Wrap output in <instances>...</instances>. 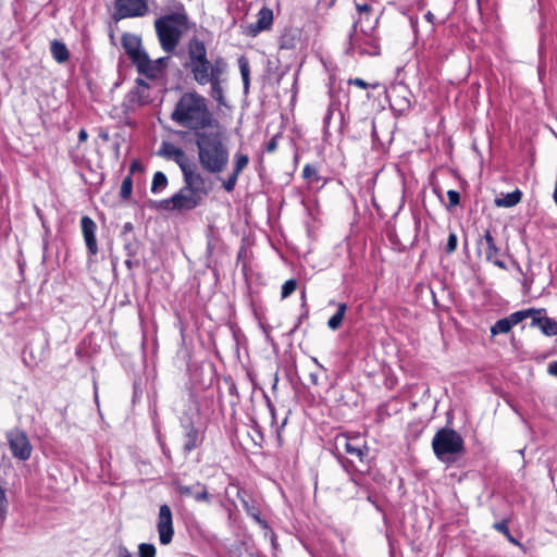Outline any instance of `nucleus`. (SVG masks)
Returning <instances> with one entry per match:
<instances>
[{"instance_id": "f257e3e1", "label": "nucleus", "mask_w": 557, "mask_h": 557, "mask_svg": "<svg viewBox=\"0 0 557 557\" xmlns=\"http://www.w3.org/2000/svg\"><path fill=\"white\" fill-rule=\"evenodd\" d=\"M195 144L198 152V162L203 171L218 174L225 170L230 152L226 146L224 127H218L195 133Z\"/></svg>"}, {"instance_id": "f03ea898", "label": "nucleus", "mask_w": 557, "mask_h": 557, "mask_svg": "<svg viewBox=\"0 0 557 557\" xmlns=\"http://www.w3.org/2000/svg\"><path fill=\"white\" fill-rule=\"evenodd\" d=\"M171 119L177 125L195 133L218 127L220 123L210 111L208 100L197 91H187L181 96Z\"/></svg>"}, {"instance_id": "7ed1b4c3", "label": "nucleus", "mask_w": 557, "mask_h": 557, "mask_svg": "<svg viewBox=\"0 0 557 557\" xmlns=\"http://www.w3.org/2000/svg\"><path fill=\"white\" fill-rule=\"evenodd\" d=\"M184 66L194 81L202 86L215 77L225 76L227 72V63L224 59L219 57L210 61L205 42L197 37L188 41L187 60Z\"/></svg>"}, {"instance_id": "20e7f679", "label": "nucleus", "mask_w": 557, "mask_h": 557, "mask_svg": "<svg viewBox=\"0 0 557 557\" xmlns=\"http://www.w3.org/2000/svg\"><path fill=\"white\" fill-rule=\"evenodd\" d=\"M184 175V186L171 198L161 201V207L168 210H191L200 205L208 195L206 178L197 170Z\"/></svg>"}, {"instance_id": "39448f33", "label": "nucleus", "mask_w": 557, "mask_h": 557, "mask_svg": "<svg viewBox=\"0 0 557 557\" xmlns=\"http://www.w3.org/2000/svg\"><path fill=\"white\" fill-rule=\"evenodd\" d=\"M154 28L161 48L168 53L174 52L188 29V16L183 4L176 3L174 12L158 17Z\"/></svg>"}, {"instance_id": "423d86ee", "label": "nucleus", "mask_w": 557, "mask_h": 557, "mask_svg": "<svg viewBox=\"0 0 557 557\" xmlns=\"http://www.w3.org/2000/svg\"><path fill=\"white\" fill-rule=\"evenodd\" d=\"M432 448L438 460L453 463L465 453V442L455 430L442 428L432 440Z\"/></svg>"}, {"instance_id": "0eeeda50", "label": "nucleus", "mask_w": 557, "mask_h": 557, "mask_svg": "<svg viewBox=\"0 0 557 557\" xmlns=\"http://www.w3.org/2000/svg\"><path fill=\"white\" fill-rule=\"evenodd\" d=\"M5 438L8 441L11 454L15 459L26 461L30 458L33 446L24 431L17 428L9 430L5 433Z\"/></svg>"}, {"instance_id": "6e6552de", "label": "nucleus", "mask_w": 557, "mask_h": 557, "mask_svg": "<svg viewBox=\"0 0 557 557\" xmlns=\"http://www.w3.org/2000/svg\"><path fill=\"white\" fill-rule=\"evenodd\" d=\"M335 447L339 453L348 454L351 457L350 461L356 459L362 462L368 455V447L359 435L348 436L339 434L335 437Z\"/></svg>"}, {"instance_id": "1a4fd4ad", "label": "nucleus", "mask_w": 557, "mask_h": 557, "mask_svg": "<svg viewBox=\"0 0 557 557\" xmlns=\"http://www.w3.org/2000/svg\"><path fill=\"white\" fill-rule=\"evenodd\" d=\"M121 18L145 16L149 12L148 0H115Z\"/></svg>"}, {"instance_id": "9d476101", "label": "nucleus", "mask_w": 557, "mask_h": 557, "mask_svg": "<svg viewBox=\"0 0 557 557\" xmlns=\"http://www.w3.org/2000/svg\"><path fill=\"white\" fill-rule=\"evenodd\" d=\"M157 528L160 543L163 545L170 544L173 539L174 529L172 511L168 505L160 506Z\"/></svg>"}, {"instance_id": "9b49d317", "label": "nucleus", "mask_w": 557, "mask_h": 557, "mask_svg": "<svg viewBox=\"0 0 557 557\" xmlns=\"http://www.w3.org/2000/svg\"><path fill=\"white\" fill-rule=\"evenodd\" d=\"M479 250H483L487 261L494 263L500 269H505L506 264L500 259V250L496 246L495 239L490 231H486L483 237L478 242Z\"/></svg>"}, {"instance_id": "f8f14e48", "label": "nucleus", "mask_w": 557, "mask_h": 557, "mask_svg": "<svg viewBox=\"0 0 557 557\" xmlns=\"http://www.w3.org/2000/svg\"><path fill=\"white\" fill-rule=\"evenodd\" d=\"M160 154L165 157L166 159L174 160L181 168L183 174L196 170L189 164L184 150L171 143L162 144Z\"/></svg>"}, {"instance_id": "ddd939ff", "label": "nucleus", "mask_w": 557, "mask_h": 557, "mask_svg": "<svg viewBox=\"0 0 557 557\" xmlns=\"http://www.w3.org/2000/svg\"><path fill=\"white\" fill-rule=\"evenodd\" d=\"M122 46L133 64L147 54L143 49L141 39L137 35L128 33L124 34L122 36Z\"/></svg>"}, {"instance_id": "4468645a", "label": "nucleus", "mask_w": 557, "mask_h": 557, "mask_svg": "<svg viewBox=\"0 0 557 557\" xmlns=\"http://www.w3.org/2000/svg\"><path fill=\"white\" fill-rule=\"evenodd\" d=\"M409 91L404 85L393 86L388 92L387 98L391 107L399 112H404L410 108Z\"/></svg>"}, {"instance_id": "2eb2a0df", "label": "nucleus", "mask_w": 557, "mask_h": 557, "mask_svg": "<svg viewBox=\"0 0 557 557\" xmlns=\"http://www.w3.org/2000/svg\"><path fill=\"white\" fill-rule=\"evenodd\" d=\"M273 24V12L271 9L263 7L257 14V21L247 25V35L257 36L259 33L263 30H268L271 28Z\"/></svg>"}, {"instance_id": "dca6fc26", "label": "nucleus", "mask_w": 557, "mask_h": 557, "mask_svg": "<svg viewBox=\"0 0 557 557\" xmlns=\"http://www.w3.org/2000/svg\"><path fill=\"white\" fill-rule=\"evenodd\" d=\"M82 233L84 236L85 244L87 246L88 252L92 256L98 253V246L96 240V230L97 225L92 219L85 215L81 220Z\"/></svg>"}, {"instance_id": "f3484780", "label": "nucleus", "mask_w": 557, "mask_h": 557, "mask_svg": "<svg viewBox=\"0 0 557 557\" xmlns=\"http://www.w3.org/2000/svg\"><path fill=\"white\" fill-rule=\"evenodd\" d=\"M164 59L150 60L148 54L144 55L134 65L140 74L146 75L149 78L158 77L163 69Z\"/></svg>"}, {"instance_id": "a211bd4d", "label": "nucleus", "mask_w": 557, "mask_h": 557, "mask_svg": "<svg viewBox=\"0 0 557 557\" xmlns=\"http://www.w3.org/2000/svg\"><path fill=\"white\" fill-rule=\"evenodd\" d=\"M177 492L187 497H194L197 502H207L209 500V494L205 485L200 483H196L194 485H183L177 484Z\"/></svg>"}, {"instance_id": "6ab92c4d", "label": "nucleus", "mask_w": 557, "mask_h": 557, "mask_svg": "<svg viewBox=\"0 0 557 557\" xmlns=\"http://www.w3.org/2000/svg\"><path fill=\"white\" fill-rule=\"evenodd\" d=\"M355 7L358 12V18L354 24V27L357 28V26L360 24L362 25L364 22H368L370 24H376L377 18H372L373 8L370 3L366 1L355 0Z\"/></svg>"}, {"instance_id": "aec40b11", "label": "nucleus", "mask_w": 557, "mask_h": 557, "mask_svg": "<svg viewBox=\"0 0 557 557\" xmlns=\"http://www.w3.org/2000/svg\"><path fill=\"white\" fill-rule=\"evenodd\" d=\"M202 442V435L198 429L193 424L186 426V433L184 437L183 449L186 454H189L196 449Z\"/></svg>"}, {"instance_id": "412c9836", "label": "nucleus", "mask_w": 557, "mask_h": 557, "mask_svg": "<svg viewBox=\"0 0 557 557\" xmlns=\"http://www.w3.org/2000/svg\"><path fill=\"white\" fill-rule=\"evenodd\" d=\"M532 325L541 329L543 334L546 336L557 335V321L548 317H541V314H534L532 319Z\"/></svg>"}, {"instance_id": "4be33fe9", "label": "nucleus", "mask_w": 557, "mask_h": 557, "mask_svg": "<svg viewBox=\"0 0 557 557\" xmlns=\"http://www.w3.org/2000/svg\"><path fill=\"white\" fill-rule=\"evenodd\" d=\"M225 82V76L215 77L214 79L208 82L210 85V96L220 104L225 106V97L223 83Z\"/></svg>"}, {"instance_id": "5701e85b", "label": "nucleus", "mask_w": 557, "mask_h": 557, "mask_svg": "<svg viewBox=\"0 0 557 557\" xmlns=\"http://www.w3.org/2000/svg\"><path fill=\"white\" fill-rule=\"evenodd\" d=\"M521 197L522 193L519 189H516L512 193L502 194L494 200V202L495 206L499 208H511L520 202Z\"/></svg>"}, {"instance_id": "b1692460", "label": "nucleus", "mask_w": 557, "mask_h": 557, "mask_svg": "<svg viewBox=\"0 0 557 557\" xmlns=\"http://www.w3.org/2000/svg\"><path fill=\"white\" fill-rule=\"evenodd\" d=\"M50 51L53 59L59 63H63L67 61L70 58V53L66 46L59 40H53L51 42Z\"/></svg>"}, {"instance_id": "393cba45", "label": "nucleus", "mask_w": 557, "mask_h": 557, "mask_svg": "<svg viewBox=\"0 0 557 557\" xmlns=\"http://www.w3.org/2000/svg\"><path fill=\"white\" fill-rule=\"evenodd\" d=\"M361 32L367 37V40L364 41V44H369L370 48L368 49L366 47H362V44L360 42V38L358 36H356V38L354 39V45H358L360 47L361 53H368V54H373V55L379 54L380 53L379 46L374 42V39L371 38V35L368 33L367 29L363 28V26H361Z\"/></svg>"}, {"instance_id": "a878e982", "label": "nucleus", "mask_w": 557, "mask_h": 557, "mask_svg": "<svg viewBox=\"0 0 557 557\" xmlns=\"http://www.w3.org/2000/svg\"><path fill=\"white\" fill-rule=\"evenodd\" d=\"M545 310L543 309H527V310H521V311H517L512 314H510L508 317V319L510 320L511 324L515 326L517 325L518 323H520L521 321H523L524 319H527L528 317H534V314H541L542 312H544Z\"/></svg>"}, {"instance_id": "bb28decb", "label": "nucleus", "mask_w": 557, "mask_h": 557, "mask_svg": "<svg viewBox=\"0 0 557 557\" xmlns=\"http://www.w3.org/2000/svg\"><path fill=\"white\" fill-rule=\"evenodd\" d=\"M346 311H347L346 304H339L337 307L336 313L329 319L327 326L333 331L339 329Z\"/></svg>"}, {"instance_id": "cd10ccee", "label": "nucleus", "mask_w": 557, "mask_h": 557, "mask_svg": "<svg viewBox=\"0 0 557 557\" xmlns=\"http://www.w3.org/2000/svg\"><path fill=\"white\" fill-rule=\"evenodd\" d=\"M512 324L508 318L498 320L491 329L493 335L506 334L512 329Z\"/></svg>"}, {"instance_id": "c85d7f7f", "label": "nucleus", "mask_w": 557, "mask_h": 557, "mask_svg": "<svg viewBox=\"0 0 557 557\" xmlns=\"http://www.w3.org/2000/svg\"><path fill=\"white\" fill-rule=\"evenodd\" d=\"M168 185V178L162 172H156L152 178L151 191L157 194Z\"/></svg>"}, {"instance_id": "c756f323", "label": "nucleus", "mask_w": 557, "mask_h": 557, "mask_svg": "<svg viewBox=\"0 0 557 557\" xmlns=\"http://www.w3.org/2000/svg\"><path fill=\"white\" fill-rule=\"evenodd\" d=\"M248 162L249 159L247 154L236 153L233 172L239 175L240 172L247 166Z\"/></svg>"}, {"instance_id": "7c9ffc66", "label": "nucleus", "mask_w": 557, "mask_h": 557, "mask_svg": "<svg viewBox=\"0 0 557 557\" xmlns=\"http://www.w3.org/2000/svg\"><path fill=\"white\" fill-rule=\"evenodd\" d=\"M132 189H133V182H132L131 175H128L122 182L121 191H120L121 197L124 199L129 198L132 195Z\"/></svg>"}, {"instance_id": "2f4dec72", "label": "nucleus", "mask_w": 557, "mask_h": 557, "mask_svg": "<svg viewBox=\"0 0 557 557\" xmlns=\"http://www.w3.org/2000/svg\"><path fill=\"white\" fill-rule=\"evenodd\" d=\"M139 557H156V547L152 544L141 543L138 546Z\"/></svg>"}, {"instance_id": "473e14b6", "label": "nucleus", "mask_w": 557, "mask_h": 557, "mask_svg": "<svg viewBox=\"0 0 557 557\" xmlns=\"http://www.w3.org/2000/svg\"><path fill=\"white\" fill-rule=\"evenodd\" d=\"M297 288V282L295 280H288L286 281L282 286V298L289 297Z\"/></svg>"}, {"instance_id": "72a5a7b5", "label": "nucleus", "mask_w": 557, "mask_h": 557, "mask_svg": "<svg viewBox=\"0 0 557 557\" xmlns=\"http://www.w3.org/2000/svg\"><path fill=\"white\" fill-rule=\"evenodd\" d=\"M8 511V499L5 495L4 488L0 485V520L3 521L5 519Z\"/></svg>"}, {"instance_id": "f704fd0d", "label": "nucleus", "mask_w": 557, "mask_h": 557, "mask_svg": "<svg viewBox=\"0 0 557 557\" xmlns=\"http://www.w3.org/2000/svg\"><path fill=\"white\" fill-rule=\"evenodd\" d=\"M302 176H304L306 180H308L309 182H311V183H312V182H318V181H319V175H318L317 170H315L313 166L309 165V164H307V165L304 168V170H302Z\"/></svg>"}, {"instance_id": "c9c22d12", "label": "nucleus", "mask_w": 557, "mask_h": 557, "mask_svg": "<svg viewBox=\"0 0 557 557\" xmlns=\"http://www.w3.org/2000/svg\"><path fill=\"white\" fill-rule=\"evenodd\" d=\"M238 174L233 172L227 180L223 182V187L226 191L231 193L234 190L236 182L238 180Z\"/></svg>"}, {"instance_id": "e433bc0d", "label": "nucleus", "mask_w": 557, "mask_h": 557, "mask_svg": "<svg viewBox=\"0 0 557 557\" xmlns=\"http://www.w3.org/2000/svg\"><path fill=\"white\" fill-rule=\"evenodd\" d=\"M457 248V236L455 233H450L449 236H448V239H447V244H446V252L447 253H453Z\"/></svg>"}, {"instance_id": "4c0bfd02", "label": "nucleus", "mask_w": 557, "mask_h": 557, "mask_svg": "<svg viewBox=\"0 0 557 557\" xmlns=\"http://www.w3.org/2000/svg\"><path fill=\"white\" fill-rule=\"evenodd\" d=\"M494 528L498 532L505 534L511 542H515V540L510 535L509 528H508V524L506 521H500V522L495 523Z\"/></svg>"}, {"instance_id": "58836bf2", "label": "nucleus", "mask_w": 557, "mask_h": 557, "mask_svg": "<svg viewBox=\"0 0 557 557\" xmlns=\"http://www.w3.org/2000/svg\"><path fill=\"white\" fill-rule=\"evenodd\" d=\"M240 74L245 84V88L247 89L249 86V66L246 62L240 64Z\"/></svg>"}, {"instance_id": "ea45409f", "label": "nucleus", "mask_w": 557, "mask_h": 557, "mask_svg": "<svg viewBox=\"0 0 557 557\" xmlns=\"http://www.w3.org/2000/svg\"><path fill=\"white\" fill-rule=\"evenodd\" d=\"M447 197H448V200H449V205L451 207H455V206L459 205V202H460V195H459L458 191L450 189V190L447 191Z\"/></svg>"}, {"instance_id": "a19ab883", "label": "nucleus", "mask_w": 557, "mask_h": 557, "mask_svg": "<svg viewBox=\"0 0 557 557\" xmlns=\"http://www.w3.org/2000/svg\"><path fill=\"white\" fill-rule=\"evenodd\" d=\"M278 135L273 136L265 145L267 152H274L277 148Z\"/></svg>"}, {"instance_id": "79ce46f5", "label": "nucleus", "mask_w": 557, "mask_h": 557, "mask_svg": "<svg viewBox=\"0 0 557 557\" xmlns=\"http://www.w3.org/2000/svg\"><path fill=\"white\" fill-rule=\"evenodd\" d=\"M143 171H144V166H143V164L138 160H134L131 163V166H129L131 175L136 173V172H143Z\"/></svg>"}, {"instance_id": "37998d69", "label": "nucleus", "mask_w": 557, "mask_h": 557, "mask_svg": "<svg viewBox=\"0 0 557 557\" xmlns=\"http://www.w3.org/2000/svg\"><path fill=\"white\" fill-rule=\"evenodd\" d=\"M348 84L349 85L358 86V87H360L362 89H367L369 87V84L367 82H364L363 79H361V78L349 79Z\"/></svg>"}, {"instance_id": "c03bdc74", "label": "nucleus", "mask_w": 557, "mask_h": 557, "mask_svg": "<svg viewBox=\"0 0 557 557\" xmlns=\"http://www.w3.org/2000/svg\"><path fill=\"white\" fill-rule=\"evenodd\" d=\"M548 373L554 376H557V361H554L548 364Z\"/></svg>"}, {"instance_id": "a18cd8bd", "label": "nucleus", "mask_w": 557, "mask_h": 557, "mask_svg": "<svg viewBox=\"0 0 557 557\" xmlns=\"http://www.w3.org/2000/svg\"><path fill=\"white\" fill-rule=\"evenodd\" d=\"M309 379H310V382L313 384V385H319V376L317 373L312 372L309 374Z\"/></svg>"}, {"instance_id": "49530a36", "label": "nucleus", "mask_w": 557, "mask_h": 557, "mask_svg": "<svg viewBox=\"0 0 557 557\" xmlns=\"http://www.w3.org/2000/svg\"><path fill=\"white\" fill-rule=\"evenodd\" d=\"M88 138V134L85 129H81L78 133V139L79 141H86Z\"/></svg>"}, {"instance_id": "de8ad7c7", "label": "nucleus", "mask_w": 557, "mask_h": 557, "mask_svg": "<svg viewBox=\"0 0 557 557\" xmlns=\"http://www.w3.org/2000/svg\"><path fill=\"white\" fill-rule=\"evenodd\" d=\"M117 557H133L126 548H121Z\"/></svg>"}, {"instance_id": "09e8293b", "label": "nucleus", "mask_w": 557, "mask_h": 557, "mask_svg": "<svg viewBox=\"0 0 557 557\" xmlns=\"http://www.w3.org/2000/svg\"><path fill=\"white\" fill-rule=\"evenodd\" d=\"M99 137L103 140V141H109L110 139V135L107 131H101L99 133Z\"/></svg>"}, {"instance_id": "8fccbe9b", "label": "nucleus", "mask_w": 557, "mask_h": 557, "mask_svg": "<svg viewBox=\"0 0 557 557\" xmlns=\"http://www.w3.org/2000/svg\"><path fill=\"white\" fill-rule=\"evenodd\" d=\"M125 248H126V250H127V255H128L129 257H133V256H135V255H136V251L133 249L132 245H126V246H125Z\"/></svg>"}, {"instance_id": "3c124183", "label": "nucleus", "mask_w": 557, "mask_h": 557, "mask_svg": "<svg viewBox=\"0 0 557 557\" xmlns=\"http://www.w3.org/2000/svg\"><path fill=\"white\" fill-rule=\"evenodd\" d=\"M114 152H115L116 159H119V157H120V143H117V141L114 144Z\"/></svg>"}, {"instance_id": "603ef678", "label": "nucleus", "mask_w": 557, "mask_h": 557, "mask_svg": "<svg viewBox=\"0 0 557 557\" xmlns=\"http://www.w3.org/2000/svg\"><path fill=\"white\" fill-rule=\"evenodd\" d=\"M124 232H131L133 230V224L127 222L123 226Z\"/></svg>"}, {"instance_id": "864d4df0", "label": "nucleus", "mask_w": 557, "mask_h": 557, "mask_svg": "<svg viewBox=\"0 0 557 557\" xmlns=\"http://www.w3.org/2000/svg\"><path fill=\"white\" fill-rule=\"evenodd\" d=\"M425 18H426L429 22H433L434 15H433L431 12H428V13L425 14Z\"/></svg>"}, {"instance_id": "5fc2aeb1", "label": "nucleus", "mask_w": 557, "mask_h": 557, "mask_svg": "<svg viewBox=\"0 0 557 557\" xmlns=\"http://www.w3.org/2000/svg\"><path fill=\"white\" fill-rule=\"evenodd\" d=\"M331 115H332V113H331V111H329V112H327V114H326V116L324 117V123H325V124H327V123H329V121H330V119H331Z\"/></svg>"}, {"instance_id": "6e6d98bb", "label": "nucleus", "mask_w": 557, "mask_h": 557, "mask_svg": "<svg viewBox=\"0 0 557 557\" xmlns=\"http://www.w3.org/2000/svg\"><path fill=\"white\" fill-rule=\"evenodd\" d=\"M312 361H313L318 367L323 368V367L319 363V361H318V359H317V358H312Z\"/></svg>"}, {"instance_id": "4d7b16f0", "label": "nucleus", "mask_w": 557, "mask_h": 557, "mask_svg": "<svg viewBox=\"0 0 557 557\" xmlns=\"http://www.w3.org/2000/svg\"><path fill=\"white\" fill-rule=\"evenodd\" d=\"M332 2H334V0H332Z\"/></svg>"}]
</instances>
